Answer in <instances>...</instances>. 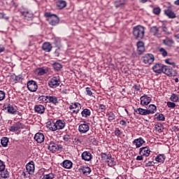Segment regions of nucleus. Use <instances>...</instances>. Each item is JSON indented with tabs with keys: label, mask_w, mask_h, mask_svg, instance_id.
I'll return each instance as SVG.
<instances>
[{
	"label": "nucleus",
	"mask_w": 179,
	"mask_h": 179,
	"mask_svg": "<svg viewBox=\"0 0 179 179\" xmlns=\"http://www.w3.org/2000/svg\"><path fill=\"white\" fill-rule=\"evenodd\" d=\"M133 36L136 40H142L145 37V27L137 25L133 28Z\"/></svg>",
	"instance_id": "1"
},
{
	"label": "nucleus",
	"mask_w": 179,
	"mask_h": 179,
	"mask_svg": "<svg viewBox=\"0 0 179 179\" xmlns=\"http://www.w3.org/2000/svg\"><path fill=\"white\" fill-rule=\"evenodd\" d=\"M65 125H66V123H65L64 120H58L55 122L48 124V128L50 131H54L64 129L65 128Z\"/></svg>",
	"instance_id": "2"
},
{
	"label": "nucleus",
	"mask_w": 179,
	"mask_h": 179,
	"mask_svg": "<svg viewBox=\"0 0 179 179\" xmlns=\"http://www.w3.org/2000/svg\"><path fill=\"white\" fill-rule=\"evenodd\" d=\"M45 17H48V22L51 26H57L59 24V17L55 14H51V13H46L45 14Z\"/></svg>",
	"instance_id": "3"
},
{
	"label": "nucleus",
	"mask_w": 179,
	"mask_h": 179,
	"mask_svg": "<svg viewBox=\"0 0 179 179\" xmlns=\"http://www.w3.org/2000/svg\"><path fill=\"white\" fill-rule=\"evenodd\" d=\"M101 159L102 160H103V162L108 164V166H109V167H114V166H115L116 164L115 159H114V158H113L110 155L102 153Z\"/></svg>",
	"instance_id": "4"
},
{
	"label": "nucleus",
	"mask_w": 179,
	"mask_h": 179,
	"mask_svg": "<svg viewBox=\"0 0 179 179\" xmlns=\"http://www.w3.org/2000/svg\"><path fill=\"white\" fill-rule=\"evenodd\" d=\"M59 85H61V78H59V76H55L48 81V85L50 87H52V89L58 87Z\"/></svg>",
	"instance_id": "5"
},
{
	"label": "nucleus",
	"mask_w": 179,
	"mask_h": 179,
	"mask_svg": "<svg viewBox=\"0 0 179 179\" xmlns=\"http://www.w3.org/2000/svg\"><path fill=\"white\" fill-rule=\"evenodd\" d=\"M48 149L52 152V153H55V152L61 150V149H62V146L61 145L57 144L54 141H51L48 144Z\"/></svg>",
	"instance_id": "6"
},
{
	"label": "nucleus",
	"mask_w": 179,
	"mask_h": 179,
	"mask_svg": "<svg viewBox=\"0 0 179 179\" xmlns=\"http://www.w3.org/2000/svg\"><path fill=\"white\" fill-rule=\"evenodd\" d=\"M141 61H143L144 64L150 65V64L155 62V56H153L152 54H145L141 57Z\"/></svg>",
	"instance_id": "7"
},
{
	"label": "nucleus",
	"mask_w": 179,
	"mask_h": 179,
	"mask_svg": "<svg viewBox=\"0 0 179 179\" xmlns=\"http://www.w3.org/2000/svg\"><path fill=\"white\" fill-rule=\"evenodd\" d=\"M150 33L154 36V37H157V38H160L162 37V31H160V27L157 26H153L150 28Z\"/></svg>",
	"instance_id": "8"
},
{
	"label": "nucleus",
	"mask_w": 179,
	"mask_h": 179,
	"mask_svg": "<svg viewBox=\"0 0 179 179\" xmlns=\"http://www.w3.org/2000/svg\"><path fill=\"white\" fill-rule=\"evenodd\" d=\"M28 90L29 92H36L38 89L37 83L34 80H30L27 84Z\"/></svg>",
	"instance_id": "9"
},
{
	"label": "nucleus",
	"mask_w": 179,
	"mask_h": 179,
	"mask_svg": "<svg viewBox=\"0 0 179 179\" xmlns=\"http://www.w3.org/2000/svg\"><path fill=\"white\" fill-rule=\"evenodd\" d=\"M89 129H90V127L87 123L81 124L78 127V131L80 134H87V132H89Z\"/></svg>",
	"instance_id": "10"
},
{
	"label": "nucleus",
	"mask_w": 179,
	"mask_h": 179,
	"mask_svg": "<svg viewBox=\"0 0 179 179\" xmlns=\"http://www.w3.org/2000/svg\"><path fill=\"white\" fill-rule=\"evenodd\" d=\"M139 155L145 156V157H149L150 155V149L149 147H142L139 149Z\"/></svg>",
	"instance_id": "11"
},
{
	"label": "nucleus",
	"mask_w": 179,
	"mask_h": 179,
	"mask_svg": "<svg viewBox=\"0 0 179 179\" xmlns=\"http://www.w3.org/2000/svg\"><path fill=\"white\" fill-rule=\"evenodd\" d=\"M141 106H148L152 101V98L148 95L141 96Z\"/></svg>",
	"instance_id": "12"
},
{
	"label": "nucleus",
	"mask_w": 179,
	"mask_h": 179,
	"mask_svg": "<svg viewBox=\"0 0 179 179\" xmlns=\"http://www.w3.org/2000/svg\"><path fill=\"white\" fill-rule=\"evenodd\" d=\"M20 13L25 20H31V19H33V13L27 10H22L20 11Z\"/></svg>",
	"instance_id": "13"
},
{
	"label": "nucleus",
	"mask_w": 179,
	"mask_h": 179,
	"mask_svg": "<svg viewBox=\"0 0 179 179\" xmlns=\"http://www.w3.org/2000/svg\"><path fill=\"white\" fill-rule=\"evenodd\" d=\"M144 143H145V141L142 137L136 138L133 141V145H135L136 148H141Z\"/></svg>",
	"instance_id": "14"
},
{
	"label": "nucleus",
	"mask_w": 179,
	"mask_h": 179,
	"mask_svg": "<svg viewBox=\"0 0 179 179\" xmlns=\"http://www.w3.org/2000/svg\"><path fill=\"white\" fill-rule=\"evenodd\" d=\"M26 170L28 173L33 174L34 173L35 167H34V162L33 161L29 162L26 165Z\"/></svg>",
	"instance_id": "15"
},
{
	"label": "nucleus",
	"mask_w": 179,
	"mask_h": 179,
	"mask_svg": "<svg viewBox=\"0 0 179 179\" xmlns=\"http://www.w3.org/2000/svg\"><path fill=\"white\" fill-rule=\"evenodd\" d=\"M69 108H70V110H73V113L78 114L79 113V111L80 110L81 106H80V103H72V105H71L69 106Z\"/></svg>",
	"instance_id": "16"
},
{
	"label": "nucleus",
	"mask_w": 179,
	"mask_h": 179,
	"mask_svg": "<svg viewBox=\"0 0 179 179\" xmlns=\"http://www.w3.org/2000/svg\"><path fill=\"white\" fill-rule=\"evenodd\" d=\"M81 157L85 162H90L92 159V153H90V152L85 151L82 153Z\"/></svg>",
	"instance_id": "17"
},
{
	"label": "nucleus",
	"mask_w": 179,
	"mask_h": 179,
	"mask_svg": "<svg viewBox=\"0 0 179 179\" xmlns=\"http://www.w3.org/2000/svg\"><path fill=\"white\" fill-rule=\"evenodd\" d=\"M162 73L167 75V76H171V75H173V69L170 66L164 65L162 67Z\"/></svg>",
	"instance_id": "18"
},
{
	"label": "nucleus",
	"mask_w": 179,
	"mask_h": 179,
	"mask_svg": "<svg viewBox=\"0 0 179 179\" xmlns=\"http://www.w3.org/2000/svg\"><path fill=\"white\" fill-rule=\"evenodd\" d=\"M42 50L45 51V52H51L52 50V45L50 42H45L42 45Z\"/></svg>",
	"instance_id": "19"
},
{
	"label": "nucleus",
	"mask_w": 179,
	"mask_h": 179,
	"mask_svg": "<svg viewBox=\"0 0 179 179\" xmlns=\"http://www.w3.org/2000/svg\"><path fill=\"white\" fill-rule=\"evenodd\" d=\"M34 139L38 143H43L44 142V134L43 133H36L34 136Z\"/></svg>",
	"instance_id": "20"
},
{
	"label": "nucleus",
	"mask_w": 179,
	"mask_h": 179,
	"mask_svg": "<svg viewBox=\"0 0 179 179\" xmlns=\"http://www.w3.org/2000/svg\"><path fill=\"white\" fill-rule=\"evenodd\" d=\"M164 64H156L153 66L152 69L155 73H162Z\"/></svg>",
	"instance_id": "21"
},
{
	"label": "nucleus",
	"mask_w": 179,
	"mask_h": 179,
	"mask_svg": "<svg viewBox=\"0 0 179 179\" xmlns=\"http://www.w3.org/2000/svg\"><path fill=\"white\" fill-rule=\"evenodd\" d=\"M137 51L141 55L142 53L145 52V44L142 41H138L137 43Z\"/></svg>",
	"instance_id": "22"
},
{
	"label": "nucleus",
	"mask_w": 179,
	"mask_h": 179,
	"mask_svg": "<svg viewBox=\"0 0 179 179\" xmlns=\"http://www.w3.org/2000/svg\"><path fill=\"white\" fill-rule=\"evenodd\" d=\"M36 113L38 114H44V111H45V108L43 105H36L34 108Z\"/></svg>",
	"instance_id": "23"
},
{
	"label": "nucleus",
	"mask_w": 179,
	"mask_h": 179,
	"mask_svg": "<svg viewBox=\"0 0 179 179\" xmlns=\"http://www.w3.org/2000/svg\"><path fill=\"white\" fill-rule=\"evenodd\" d=\"M80 173H83V174L87 176V174H90V173H92V169L88 166H81L80 168Z\"/></svg>",
	"instance_id": "24"
},
{
	"label": "nucleus",
	"mask_w": 179,
	"mask_h": 179,
	"mask_svg": "<svg viewBox=\"0 0 179 179\" xmlns=\"http://www.w3.org/2000/svg\"><path fill=\"white\" fill-rule=\"evenodd\" d=\"M20 128H22V124L18 122L15 123V124L10 127V131L11 132H16V131H19V129H20Z\"/></svg>",
	"instance_id": "25"
},
{
	"label": "nucleus",
	"mask_w": 179,
	"mask_h": 179,
	"mask_svg": "<svg viewBox=\"0 0 179 179\" xmlns=\"http://www.w3.org/2000/svg\"><path fill=\"white\" fill-rule=\"evenodd\" d=\"M73 163L72 162L68 160V159H66L64 160L63 162H62V166L64 168V169H72V166H73Z\"/></svg>",
	"instance_id": "26"
},
{
	"label": "nucleus",
	"mask_w": 179,
	"mask_h": 179,
	"mask_svg": "<svg viewBox=\"0 0 179 179\" xmlns=\"http://www.w3.org/2000/svg\"><path fill=\"white\" fill-rule=\"evenodd\" d=\"M135 111L137 113V114H139L140 115H149L148 109H143L142 108H138Z\"/></svg>",
	"instance_id": "27"
},
{
	"label": "nucleus",
	"mask_w": 179,
	"mask_h": 179,
	"mask_svg": "<svg viewBox=\"0 0 179 179\" xmlns=\"http://www.w3.org/2000/svg\"><path fill=\"white\" fill-rule=\"evenodd\" d=\"M157 107H156V106H155L154 104H150L148 106L147 111L148 113V115L149 114H155V112L157 111Z\"/></svg>",
	"instance_id": "28"
},
{
	"label": "nucleus",
	"mask_w": 179,
	"mask_h": 179,
	"mask_svg": "<svg viewBox=\"0 0 179 179\" xmlns=\"http://www.w3.org/2000/svg\"><path fill=\"white\" fill-rule=\"evenodd\" d=\"M163 44H164V45H167L168 47H172L173 44H174V41L172 38H166V39L163 40Z\"/></svg>",
	"instance_id": "29"
},
{
	"label": "nucleus",
	"mask_w": 179,
	"mask_h": 179,
	"mask_svg": "<svg viewBox=\"0 0 179 179\" xmlns=\"http://www.w3.org/2000/svg\"><path fill=\"white\" fill-rule=\"evenodd\" d=\"M164 13L166 16H169L170 19H175L176 13L170 9L164 10Z\"/></svg>",
	"instance_id": "30"
},
{
	"label": "nucleus",
	"mask_w": 179,
	"mask_h": 179,
	"mask_svg": "<svg viewBox=\"0 0 179 179\" xmlns=\"http://www.w3.org/2000/svg\"><path fill=\"white\" fill-rule=\"evenodd\" d=\"M35 73L38 76H43V75L46 73V71L44 68H38L35 70Z\"/></svg>",
	"instance_id": "31"
},
{
	"label": "nucleus",
	"mask_w": 179,
	"mask_h": 179,
	"mask_svg": "<svg viewBox=\"0 0 179 179\" xmlns=\"http://www.w3.org/2000/svg\"><path fill=\"white\" fill-rule=\"evenodd\" d=\"M6 110L9 114H16V108L10 104L8 105Z\"/></svg>",
	"instance_id": "32"
},
{
	"label": "nucleus",
	"mask_w": 179,
	"mask_h": 179,
	"mask_svg": "<svg viewBox=\"0 0 179 179\" xmlns=\"http://www.w3.org/2000/svg\"><path fill=\"white\" fill-rule=\"evenodd\" d=\"M164 160H166V156L164 155H159L155 158V161L158 163H164Z\"/></svg>",
	"instance_id": "33"
},
{
	"label": "nucleus",
	"mask_w": 179,
	"mask_h": 179,
	"mask_svg": "<svg viewBox=\"0 0 179 179\" xmlns=\"http://www.w3.org/2000/svg\"><path fill=\"white\" fill-rule=\"evenodd\" d=\"M90 114H91L90 110L87 108H85L81 112L82 117H83L84 118H87V117H90Z\"/></svg>",
	"instance_id": "34"
},
{
	"label": "nucleus",
	"mask_w": 179,
	"mask_h": 179,
	"mask_svg": "<svg viewBox=\"0 0 179 179\" xmlns=\"http://www.w3.org/2000/svg\"><path fill=\"white\" fill-rule=\"evenodd\" d=\"M57 6L59 9H64L66 6V1L60 0L57 3Z\"/></svg>",
	"instance_id": "35"
},
{
	"label": "nucleus",
	"mask_w": 179,
	"mask_h": 179,
	"mask_svg": "<svg viewBox=\"0 0 179 179\" xmlns=\"http://www.w3.org/2000/svg\"><path fill=\"white\" fill-rule=\"evenodd\" d=\"M48 101L49 103H52V104H57L58 103V98L55 96H49Z\"/></svg>",
	"instance_id": "36"
},
{
	"label": "nucleus",
	"mask_w": 179,
	"mask_h": 179,
	"mask_svg": "<svg viewBox=\"0 0 179 179\" xmlns=\"http://www.w3.org/2000/svg\"><path fill=\"white\" fill-rule=\"evenodd\" d=\"M52 66L55 71H61L62 69V64L61 63L55 62L52 64Z\"/></svg>",
	"instance_id": "37"
},
{
	"label": "nucleus",
	"mask_w": 179,
	"mask_h": 179,
	"mask_svg": "<svg viewBox=\"0 0 179 179\" xmlns=\"http://www.w3.org/2000/svg\"><path fill=\"white\" fill-rule=\"evenodd\" d=\"M8 142H9L8 137H3L1 140V144L3 148H6V146H8Z\"/></svg>",
	"instance_id": "38"
},
{
	"label": "nucleus",
	"mask_w": 179,
	"mask_h": 179,
	"mask_svg": "<svg viewBox=\"0 0 179 179\" xmlns=\"http://www.w3.org/2000/svg\"><path fill=\"white\" fill-rule=\"evenodd\" d=\"M108 121L111 122L112 121H114L115 120V114L113 112L108 113Z\"/></svg>",
	"instance_id": "39"
},
{
	"label": "nucleus",
	"mask_w": 179,
	"mask_h": 179,
	"mask_svg": "<svg viewBox=\"0 0 179 179\" xmlns=\"http://www.w3.org/2000/svg\"><path fill=\"white\" fill-rule=\"evenodd\" d=\"M0 176L2 178H9V171H8V170H6V171L3 170L1 171Z\"/></svg>",
	"instance_id": "40"
},
{
	"label": "nucleus",
	"mask_w": 179,
	"mask_h": 179,
	"mask_svg": "<svg viewBox=\"0 0 179 179\" xmlns=\"http://www.w3.org/2000/svg\"><path fill=\"white\" fill-rule=\"evenodd\" d=\"M170 100L171 101H173L174 103H177V101H178V100H179L178 95H177L176 94H172V95L170 97Z\"/></svg>",
	"instance_id": "41"
},
{
	"label": "nucleus",
	"mask_w": 179,
	"mask_h": 179,
	"mask_svg": "<svg viewBox=\"0 0 179 179\" xmlns=\"http://www.w3.org/2000/svg\"><path fill=\"white\" fill-rule=\"evenodd\" d=\"M155 118L157 120V121H164V120H166V117H164V115L163 114H159V115H157V113L155 114Z\"/></svg>",
	"instance_id": "42"
},
{
	"label": "nucleus",
	"mask_w": 179,
	"mask_h": 179,
	"mask_svg": "<svg viewBox=\"0 0 179 179\" xmlns=\"http://www.w3.org/2000/svg\"><path fill=\"white\" fill-rule=\"evenodd\" d=\"M55 178V174L50 173L49 174H45L43 176V179H54Z\"/></svg>",
	"instance_id": "43"
},
{
	"label": "nucleus",
	"mask_w": 179,
	"mask_h": 179,
	"mask_svg": "<svg viewBox=\"0 0 179 179\" xmlns=\"http://www.w3.org/2000/svg\"><path fill=\"white\" fill-rule=\"evenodd\" d=\"M48 97L49 96H41L38 97V100L42 103H48Z\"/></svg>",
	"instance_id": "44"
},
{
	"label": "nucleus",
	"mask_w": 179,
	"mask_h": 179,
	"mask_svg": "<svg viewBox=\"0 0 179 179\" xmlns=\"http://www.w3.org/2000/svg\"><path fill=\"white\" fill-rule=\"evenodd\" d=\"M114 134H115V136L120 137V136H121V135H122V131L121 130H120V129L115 128Z\"/></svg>",
	"instance_id": "45"
},
{
	"label": "nucleus",
	"mask_w": 179,
	"mask_h": 179,
	"mask_svg": "<svg viewBox=\"0 0 179 179\" xmlns=\"http://www.w3.org/2000/svg\"><path fill=\"white\" fill-rule=\"evenodd\" d=\"M159 52H161L162 57H167V55H168V54H169V53H167V50H165V49L163 48H161L159 49Z\"/></svg>",
	"instance_id": "46"
},
{
	"label": "nucleus",
	"mask_w": 179,
	"mask_h": 179,
	"mask_svg": "<svg viewBox=\"0 0 179 179\" xmlns=\"http://www.w3.org/2000/svg\"><path fill=\"white\" fill-rule=\"evenodd\" d=\"M166 105L168 106L169 108H176V104L171 101H168Z\"/></svg>",
	"instance_id": "47"
},
{
	"label": "nucleus",
	"mask_w": 179,
	"mask_h": 179,
	"mask_svg": "<svg viewBox=\"0 0 179 179\" xmlns=\"http://www.w3.org/2000/svg\"><path fill=\"white\" fill-rule=\"evenodd\" d=\"M160 12H162V10L159 7L153 9V13H155V15H160Z\"/></svg>",
	"instance_id": "48"
},
{
	"label": "nucleus",
	"mask_w": 179,
	"mask_h": 179,
	"mask_svg": "<svg viewBox=\"0 0 179 179\" xmlns=\"http://www.w3.org/2000/svg\"><path fill=\"white\" fill-rule=\"evenodd\" d=\"M165 62L166 64H168V65H176V63L173 61H171V59H165Z\"/></svg>",
	"instance_id": "49"
},
{
	"label": "nucleus",
	"mask_w": 179,
	"mask_h": 179,
	"mask_svg": "<svg viewBox=\"0 0 179 179\" xmlns=\"http://www.w3.org/2000/svg\"><path fill=\"white\" fill-rule=\"evenodd\" d=\"M5 100V92L0 90V101Z\"/></svg>",
	"instance_id": "50"
},
{
	"label": "nucleus",
	"mask_w": 179,
	"mask_h": 179,
	"mask_svg": "<svg viewBox=\"0 0 179 179\" xmlns=\"http://www.w3.org/2000/svg\"><path fill=\"white\" fill-rule=\"evenodd\" d=\"M85 92H86L87 96H92L93 94V92H92V90H90V87H86Z\"/></svg>",
	"instance_id": "51"
},
{
	"label": "nucleus",
	"mask_w": 179,
	"mask_h": 179,
	"mask_svg": "<svg viewBox=\"0 0 179 179\" xmlns=\"http://www.w3.org/2000/svg\"><path fill=\"white\" fill-rule=\"evenodd\" d=\"M5 170V164L0 159V171H3Z\"/></svg>",
	"instance_id": "52"
},
{
	"label": "nucleus",
	"mask_w": 179,
	"mask_h": 179,
	"mask_svg": "<svg viewBox=\"0 0 179 179\" xmlns=\"http://www.w3.org/2000/svg\"><path fill=\"white\" fill-rule=\"evenodd\" d=\"M63 139L66 142H68V141H69V139H71V136L69 134H66L64 136Z\"/></svg>",
	"instance_id": "53"
},
{
	"label": "nucleus",
	"mask_w": 179,
	"mask_h": 179,
	"mask_svg": "<svg viewBox=\"0 0 179 179\" xmlns=\"http://www.w3.org/2000/svg\"><path fill=\"white\" fill-rule=\"evenodd\" d=\"M0 19H6V20H8L9 17L5 16V13H0Z\"/></svg>",
	"instance_id": "54"
},
{
	"label": "nucleus",
	"mask_w": 179,
	"mask_h": 179,
	"mask_svg": "<svg viewBox=\"0 0 179 179\" xmlns=\"http://www.w3.org/2000/svg\"><path fill=\"white\" fill-rule=\"evenodd\" d=\"M133 89H134L135 90H136V92H139V90H141V86L138 85H134L133 86Z\"/></svg>",
	"instance_id": "55"
},
{
	"label": "nucleus",
	"mask_w": 179,
	"mask_h": 179,
	"mask_svg": "<svg viewBox=\"0 0 179 179\" xmlns=\"http://www.w3.org/2000/svg\"><path fill=\"white\" fill-rule=\"evenodd\" d=\"M162 31H164V33H166V34H169V29H167V27H165V25L162 26Z\"/></svg>",
	"instance_id": "56"
},
{
	"label": "nucleus",
	"mask_w": 179,
	"mask_h": 179,
	"mask_svg": "<svg viewBox=\"0 0 179 179\" xmlns=\"http://www.w3.org/2000/svg\"><path fill=\"white\" fill-rule=\"evenodd\" d=\"M99 110L103 111H106V106L103 104L99 105Z\"/></svg>",
	"instance_id": "57"
},
{
	"label": "nucleus",
	"mask_w": 179,
	"mask_h": 179,
	"mask_svg": "<svg viewBox=\"0 0 179 179\" xmlns=\"http://www.w3.org/2000/svg\"><path fill=\"white\" fill-rule=\"evenodd\" d=\"M136 160H137V161L143 160V155H140L137 156L136 158Z\"/></svg>",
	"instance_id": "58"
},
{
	"label": "nucleus",
	"mask_w": 179,
	"mask_h": 179,
	"mask_svg": "<svg viewBox=\"0 0 179 179\" xmlns=\"http://www.w3.org/2000/svg\"><path fill=\"white\" fill-rule=\"evenodd\" d=\"M120 124L122 125V127H126L127 126V122L124 120H120Z\"/></svg>",
	"instance_id": "59"
},
{
	"label": "nucleus",
	"mask_w": 179,
	"mask_h": 179,
	"mask_svg": "<svg viewBox=\"0 0 179 179\" xmlns=\"http://www.w3.org/2000/svg\"><path fill=\"white\" fill-rule=\"evenodd\" d=\"M5 51V46L3 45H0V54L1 52H3Z\"/></svg>",
	"instance_id": "60"
},
{
	"label": "nucleus",
	"mask_w": 179,
	"mask_h": 179,
	"mask_svg": "<svg viewBox=\"0 0 179 179\" xmlns=\"http://www.w3.org/2000/svg\"><path fill=\"white\" fill-rule=\"evenodd\" d=\"M153 164H154L153 162H148L146 164V166H147V167H150V166H153Z\"/></svg>",
	"instance_id": "61"
},
{
	"label": "nucleus",
	"mask_w": 179,
	"mask_h": 179,
	"mask_svg": "<svg viewBox=\"0 0 179 179\" xmlns=\"http://www.w3.org/2000/svg\"><path fill=\"white\" fill-rule=\"evenodd\" d=\"M175 5H177V6H179V0H176L174 1Z\"/></svg>",
	"instance_id": "62"
},
{
	"label": "nucleus",
	"mask_w": 179,
	"mask_h": 179,
	"mask_svg": "<svg viewBox=\"0 0 179 179\" xmlns=\"http://www.w3.org/2000/svg\"><path fill=\"white\" fill-rule=\"evenodd\" d=\"M20 79H22V77H20V76L15 77V80H20Z\"/></svg>",
	"instance_id": "63"
},
{
	"label": "nucleus",
	"mask_w": 179,
	"mask_h": 179,
	"mask_svg": "<svg viewBox=\"0 0 179 179\" xmlns=\"http://www.w3.org/2000/svg\"><path fill=\"white\" fill-rule=\"evenodd\" d=\"M176 38H177L178 43H179V34L175 35Z\"/></svg>",
	"instance_id": "64"
}]
</instances>
